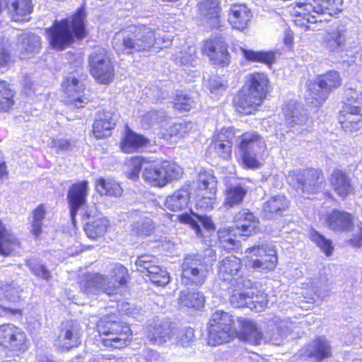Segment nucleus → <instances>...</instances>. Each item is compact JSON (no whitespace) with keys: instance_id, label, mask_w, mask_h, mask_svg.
I'll return each instance as SVG.
<instances>
[{"instance_id":"nucleus-1","label":"nucleus","mask_w":362,"mask_h":362,"mask_svg":"<svg viewBox=\"0 0 362 362\" xmlns=\"http://www.w3.org/2000/svg\"><path fill=\"white\" fill-rule=\"evenodd\" d=\"M86 18V6L82 4L71 16L54 20L45 30L49 46L62 52L72 47L76 41L86 38L88 34Z\"/></svg>"},{"instance_id":"nucleus-2","label":"nucleus","mask_w":362,"mask_h":362,"mask_svg":"<svg viewBox=\"0 0 362 362\" xmlns=\"http://www.w3.org/2000/svg\"><path fill=\"white\" fill-rule=\"evenodd\" d=\"M269 88V79L266 73H250L245 77L243 86L233 97L232 107L242 115L255 114L267 99Z\"/></svg>"},{"instance_id":"nucleus-3","label":"nucleus","mask_w":362,"mask_h":362,"mask_svg":"<svg viewBox=\"0 0 362 362\" xmlns=\"http://www.w3.org/2000/svg\"><path fill=\"white\" fill-rule=\"evenodd\" d=\"M155 30L142 24H131L115 34L112 48L117 55L132 56L156 47Z\"/></svg>"},{"instance_id":"nucleus-4","label":"nucleus","mask_w":362,"mask_h":362,"mask_svg":"<svg viewBox=\"0 0 362 362\" xmlns=\"http://www.w3.org/2000/svg\"><path fill=\"white\" fill-rule=\"evenodd\" d=\"M94 331L98 343L109 351L124 349L133 341L131 325L112 313L100 317L95 324Z\"/></svg>"},{"instance_id":"nucleus-5","label":"nucleus","mask_w":362,"mask_h":362,"mask_svg":"<svg viewBox=\"0 0 362 362\" xmlns=\"http://www.w3.org/2000/svg\"><path fill=\"white\" fill-rule=\"evenodd\" d=\"M193 201L197 210L209 211L217 204L218 180L211 169L202 168L194 180Z\"/></svg>"},{"instance_id":"nucleus-6","label":"nucleus","mask_w":362,"mask_h":362,"mask_svg":"<svg viewBox=\"0 0 362 362\" xmlns=\"http://www.w3.org/2000/svg\"><path fill=\"white\" fill-rule=\"evenodd\" d=\"M236 320L234 316L223 310L214 312L206 325V344L221 346L235 339Z\"/></svg>"},{"instance_id":"nucleus-7","label":"nucleus","mask_w":362,"mask_h":362,"mask_svg":"<svg viewBox=\"0 0 362 362\" xmlns=\"http://www.w3.org/2000/svg\"><path fill=\"white\" fill-rule=\"evenodd\" d=\"M183 174V168L175 161L149 159L143 170L142 177L150 186L162 188L174 180H180Z\"/></svg>"},{"instance_id":"nucleus-8","label":"nucleus","mask_w":362,"mask_h":362,"mask_svg":"<svg viewBox=\"0 0 362 362\" xmlns=\"http://www.w3.org/2000/svg\"><path fill=\"white\" fill-rule=\"evenodd\" d=\"M30 347L27 333L11 322L0 325V349L13 357L21 358Z\"/></svg>"},{"instance_id":"nucleus-9","label":"nucleus","mask_w":362,"mask_h":362,"mask_svg":"<svg viewBox=\"0 0 362 362\" xmlns=\"http://www.w3.org/2000/svg\"><path fill=\"white\" fill-rule=\"evenodd\" d=\"M262 144H264L263 139L257 132H244L238 136L237 148L239 155L236 160L243 168L255 170L263 165L257 153L252 151L254 146L260 147Z\"/></svg>"},{"instance_id":"nucleus-10","label":"nucleus","mask_w":362,"mask_h":362,"mask_svg":"<svg viewBox=\"0 0 362 362\" xmlns=\"http://www.w3.org/2000/svg\"><path fill=\"white\" fill-rule=\"evenodd\" d=\"M201 53L215 68L228 67L231 62L229 44L221 35H212L204 40Z\"/></svg>"},{"instance_id":"nucleus-11","label":"nucleus","mask_w":362,"mask_h":362,"mask_svg":"<svg viewBox=\"0 0 362 362\" xmlns=\"http://www.w3.org/2000/svg\"><path fill=\"white\" fill-rule=\"evenodd\" d=\"M245 259L250 268L268 273L275 270L278 264L277 252L273 247L254 245L245 251Z\"/></svg>"},{"instance_id":"nucleus-12","label":"nucleus","mask_w":362,"mask_h":362,"mask_svg":"<svg viewBox=\"0 0 362 362\" xmlns=\"http://www.w3.org/2000/svg\"><path fill=\"white\" fill-rule=\"evenodd\" d=\"M89 72L97 83L110 84L115 76L113 62L104 48L92 52L88 59Z\"/></svg>"},{"instance_id":"nucleus-13","label":"nucleus","mask_w":362,"mask_h":362,"mask_svg":"<svg viewBox=\"0 0 362 362\" xmlns=\"http://www.w3.org/2000/svg\"><path fill=\"white\" fill-rule=\"evenodd\" d=\"M209 274L208 265L197 255L186 257L181 267V283L186 287H200Z\"/></svg>"},{"instance_id":"nucleus-14","label":"nucleus","mask_w":362,"mask_h":362,"mask_svg":"<svg viewBox=\"0 0 362 362\" xmlns=\"http://www.w3.org/2000/svg\"><path fill=\"white\" fill-rule=\"evenodd\" d=\"M61 88L65 98L64 103L71 108H82L90 102L83 92L86 86L81 78L74 76H66L62 83Z\"/></svg>"},{"instance_id":"nucleus-15","label":"nucleus","mask_w":362,"mask_h":362,"mask_svg":"<svg viewBox=\"0 0 362 362\" xmlns=\"http://www.w3.org/2000/svg\"><path fill=\"white\" fill-rule=\"evenodd\" d=\"M131 276L128 269L120 263L112 268L110 276L104 274L105 295L107 296H122L129 288Z\"/></svg>"},{"instance_id":"nucleus-16","label":"nucleus","mask_w":362,"mask_h":362,"mask_svg":"<svg viewBox=\"0 0 362 362\" xmlns=\"http://www.w3.org/2000/svg\"><path fill=\"white\" fill-rule=\"evenodd\" d=\"M21 291L12 284L5 283L0 285V295L5 302L13 304L15 306L0 305V310L4 317L8 318L22 317L24 314V308L21 305L24 298L21 295Z\"/></svg>"},{"instance_id":"nucleus-17","label":"nucleus","mask_w":362,"mask_h":362,"mask_svg":"<svg viewBox=\"0 0 362 362\" xmlns=\"http://www.w3.org/2000/svg\"><path fill=\"white\" fill-rule=\"evenodd\" d=\"M242 273V259L235 255H229L219 262L218 275L223 281L235 284L240 281L241 284H250V281L244 279Z\"/></svg>"},{"instance_id":"nucleus-18","label":"nucleus","mask_w":362,"mask_h":362,"mask_svg":"<svg viewBox=\"0 0 362 362\" xmlns=\"http://www.w3.org/2000/svg\"><path fill=\"white\" fill-rule=\"evenodd\" d=\"M151 146V140L147 136L134 131L127 124H124L119 142V148L123 153L141 152Z\"/></svg>"},{"instance_id":"nucleus-19","label":"nucleus","mask_w":362,"mask_h":362,"mask_svg":"<svg viewBox=\"0 0 362 362\" xmlns=\"http://www.w3.org/2000/svg\"><path fill=\"white\" fill-rule=\"evenodd\" d=\"M236 138V130L233 127H223L213 136L211 147L218 157L230 160Z\"/></svg>"},{"instance_id":"nucleus-20","label":"nucleus","mask_w":362,"mask_h":362,"mask_svg":"<svg viewBox=\"0 0 362 362\" xmlns=\"http://www.w3.org/2000/svg\"><path fill=\"white\" fill-rule=\"evenodd\" d=\"M117 124L114 112L107 110H99L95 115L90 134L96 140L105 139L112 136Z\"/></svg>"},{"instance_id":"nucleus-21","label":"nucleus","mask_w":362,"mask_h":362,"mask_svg":"<svg viewBox=\"0 0 362 362\" xmlns=\"http://www.w3.org/2000/svg\"><path fill=\"white\" fill-rule=\"evenodd\" d=\"M233 223L239 231V235L247 238L260 231L259 218L248 209H242L233 217Z\"/></svg>"},{"instance_id":"nucleus-22","label":"nucleus","mask_w":362,"mask_h":362,"mask_svg":"<svg viewBox=\"0 0 362 362\" xmlns=\"http://www.w3.org/2000/svg\"><path fill=\"white\" fill-rule=\"evenodd\" d=\"M88 189V182L87 180L74 182L69 187L67 192V202L73 221L75 219L78 210L86 205Z\"/></svg>"},{"instance_id":"nucleus-23","label":"nucleus","mask_w":362,"mask_h":362,"mask_svg":"<svg viewBox=\"0 0 362 362\" xmlns=\"http://www.w3.org/2000/svg\"><path fill=\"white\" fill-rule=\"evenodd\" d=\"M236 322L239 325V329L236 328L235 339L253 345H259L261 343L263 333L256 322L243 317H238Z\"/></svg>"},{"instance_id":"nucleus-24","label":"nucleus","mask_w":362,"mask_h":362,"mask_svg":"<svg viewBox=\"0 0 362 362\" xmlns=\"http://www.w3.org/2000/svg\"><path fill=\"white\" fill-rule=\"evenodd\" d=\"M296 6L303 11L294 16L293 23L304 30H315L317 23V0H301Z\"/></svg>"},{"instance_id":"nucleus-25","label":"nucleus","mask_w":362,"mask_h":362,"mask_svg":"<svg viewBox=\"0 0 362 362\" xmlns=\"http://www.w3.org/2000/svg\"><path fill=\"white\" fill-rule=\"evenodd\" d=\"M5 8L11 21L23 23L31 20L33 0H5Z\"/></svg>"},{"instance_id":"nucleus-26","label":"nucleus","mask_w":362,"mask_h":362,"mask_svg":"<svg viewBox=\"0 0 362 362\" xmlns=\"http://www.w3.org/2000/svg\"><path fill=\"white\" fill-rule=\"evenodd\" d=\"M22 250V243L11 228L0 218V255L3 257L16 255Z\"/></svg>"},{"instance_id":"nucleus-27","label":"nucleus","mask_w":362,"mask_h":362,"mask_svg":"<svg viewBox=\"0 0 362 362\" xmlns=\"http://www.w3.org/2000/svg\"><path fill=\"white\" fill-rule=\"evenodd\" d=\"M252 12L245 4H233L228 10V21L233 29L243 31L248 28Z\"/></svg>"},{"instance_id":"nucleus-28","label":"nucleus","mask_w":362,"mask_h":362,"mask_svg":"<svg viewBox=\"0 0 362 362\" xmlns=\"http://www.w3.org/2000/svg\"><path fill=\"white\" fill-rule=\"evenodd\" d=\"M289 207V201L284 195H276L270 197L262 206L263 218L267 220L275 219L284 216Z\"/></svg>"},{"instance_id":"nucleus-29","label":"nucleus","mask_w":362,"mask_h":362,"mask_svg":"<svg viewBox=\"0 0 362 362\" xmlns=\"http://www.w3.org/2000/svg\"><path fill=\"white\" fill-rule=\"evenodd\" d=\"M104 274L100 273H86L79 277L78 286L80 291L86 294H105L103 282Z\"/></svg>"},{"instance_id":"nucleus-30","label":"nucleus","mask_w":362,"mask_h":362,"mask_svg":"<svg viewBox=\"0 0 362 362\" xmlns=\"http://www.w3.org/2000/svg\"><path fill=\"white\" fill-rule=\"evenodd\" d=\"M17 92L12 84L5 79H0V114H8L16 105Z\"/></svg>"},{"instance_id":"nucleus-31","label":"nucleus","mask_w":362,"mask_h":362,"mask_svg":"<svg viewBox=\"0 0 362 362\" xmlns=\"http://www.w3.org/2000/svg\"><path fill=\"white\" fill-rule=\"evenodd\" d=\"M341 79L338 72L330 71L326 74L318 76V105L327 98L332 88L339 87Z\"/></svg>"},{"instance_id":"nucleus-32","label":"nucleus","mask_w":362,"mask_h":362,"mask_svg":"<svg viewBox=\"0 0 362 362\" xmlns=\"http://www.w3.org/2000/svg\"><path fill=\"white\" fill-rule=\"evenodd\" d=\"M238 236L239 231L235 226L220 228L217 231L218 242L227 252L238 250L241 246L240 241L238 239Z\"/></svg>"},{"instance_id":"nucleus-33","label":"nucleus","mask_w":362,"mask_h":362,"mask_svg":"<svg viewBox=\"0 0 362 362\" xmlns=\"http://www.w3.org/2000/svg\"><path fill=\"white\" fill-rule=\"evenodd\" d=\"M351 107H342L339 112V122L341 128L348 132H357L362 129V112H354Z\"/></svg>"},{"instance_id":"nucleus-34","label":"nucleus","mask_w":362,"mask_h":362,"mask_svg":"<svg viewBox=\"0 0 362 362\" xmlns=\"http://www.w3.org/2000/svg\"><path fill=\"white\" fill-rule=\"evenodd\" d=\"M198 8L216 28L221 27V6L218 0H202L198 4Z\"/></svg>"},{"instance_id":"nucleus-35","label":"nucleus","mask_w":362,"mask_h":362,"mask_svg":"<svg viewBox=\"0 0 362 362\" xmlns=\"http://www.w3.org/2000/svg\"><path fill=\"white\" fill-rule=\"evenodd\" d=\"M95 189L100 194L110 197H121L124 189L120 182L112 177H100L95 180Z\"/></svg>"},{"instance_id":"nucleus-36","label":"nucleus","mask_w":362,"mask_h":362,"mask_svg":"<svg viewBox=\"0 0 362 362\" xmlns=\"http://www.w3.org/2000/svg\"><path fill=\"white\" fill-rule=\"evenodd\" d=\"M345 38L337 22L332 23L322 38V45L329 51L334 52L340 49L344 45Z\"/></svg>"},{"instance_id":"nucleus-37","label":"nucleus","mask_w":362,"mask_h":362,"mask_svg":"<svg viewBox=\"0 0 362 362\" xmlns=\"http://www.w3.org/2000/svg\"><path fill=\"white\" fill-rule=\"evenodd\" d=\"M21 45L19 58L23 60L33 57L40 51L42 40L40 36L30 33L22 38Z\"/></svg>"},{"instance_id":"nucleus-38","label":"nucleus","mask_w":362,"mask_h":362,"mask_svg":"<svg viewBox=\"0 0 362 362\" xmlns=\"http://www.w3.org/2000/svg\"><path fill=\"white\" fill-rule=\"evenodd\" d=\"M326 222L332 230L343 231L351 228L353 218L349 213L334 210L326 218Z\"/></svg>"},{"instance_id":"nucleus-39","label":"nucleus","mask_w":362,"mask_h":362,"mask_svg":"<svg viewBox=\"0 0 362 362\" xmlns=\"http://www.w3.org/2000/svg\"><path fill=\"white\" fill-rule=\"evenodd\" d=\"M247 194V189L240 184L229 185L225 189L223 206L233 208L240 205Z\"/></svg>"},{"instance_id":"nucleus-40","label":"nucleus","mask_w":362,"mask_h":362,"mask_svg":"<svg viewBox=\"0 0 362 362\" xmlns=\"http://www.w3.org/2000/svg\"><path fill=\"white\" fill-rule=\"evenodd\" d=\"M231 285L234 288L229 299L230 304L235 308L249 307L250 290L248 288L252 285V283L250 282V284L247 283L241 284L240 281H238L237 284L233 283Z\"/></svg>"},{"instance_id":"nucleus-41","label":"nucleus","mask_w":362,"mask_h":362,"mask_svg":"<svg viewBox=\"0 0 362 362\" xmlns=\"http://www.w3.org/2000/svg\"><path fill=\"white\" fill-rule=\"evenodd\" d=\"M148 163H149V158L145 156L138 155L131 156L125 162L126 177L133 181L139 180L141 173H143Z\"/></svg>"},{"instance_id":"nucleus-42","label":"nucleus","mask_w":362,"mask_h":362,"mask_svg":"<svg viewBox=\"0 0 362 362\" xmlns=\"http://www.w3.org/2000/svg\"><path fill=\"white\" fill-rule=\"evenodd\" d=\"M178 303L181 306L199 310L204 307L205 296L199 291H181Z\"/></svg>"},{"instance_id":"nucleus-43","label":"nucleus","mask_w":362,"mask_h":362,"mask_svg":"<svg viewBox=\"0 0 362 362\" xmlns=\"http://www.w3.org/2000/svg\"><path fill=\"white\" fill-rule=\"evenodd\" d=\"M109 227L110 224L107 219L99 218L86 223L83 230L88 238L97 240L105 235Z\"/></svg>"},{"instance_id":"nucleus-44","label":"nucleus","mask_w":362,"mask_h":362,"mask_svg":"<svg viewBox=\"0 0 362 362\" xmlns=\"http://www.w3.org/2000/svg\"><path fill=\"white\" fill-rule=\"evenodd\" d=\"M343 0H318V23L330 21L329 18H320V16L327 15L329 18L342 11Z\"/></svg>"},{"instance_id":"nucleus-45","label":"nucleus","mask_w":362,"mask_h":362,"mask_svg":"<svg viewBox=\"0 0 362 362\" xmlns=\"http://www.w3.org/2000/svg\"><path fill=\"white\" fill-rule=\"evenodd\" d=\"M330 182L337 194L341 197H345L352 191L349 177L341 170H335L332 174Z\"/></svg>"},{"instance_id":"nucleus-46","label":"nucleus","mask_w":362,"mask_h":362,"mask_svg":"<svg viewBox=\"0 0 362 362\" xmlns=\"http://www.w3.org/2000/svg\"><path fill=\"white\" fill-rule=\"evenodd\" d=\"M189 122L166 123L160 127V134L163 139L169 140L173 138L183 137L189 131Z\"/></svg>"},{"instance_id":"nucleus-47","label":"nucleus","mask_w":362,"mask_h":362,"mask_svg":"<svg viewBox=\"0 0 362 362\" xmlns=\"http://www.w3.org/2000/svg\"><path fill=\"white\" fill-rule=\"evenodd\" d=\"M241 50L245 59L250 62H258L271 66L275 61L274 52L272 51H254L247 49Z\"/></svg>"},{"instance_id":"nucleus-48","label":"nucleus","mask_w":362,"mask_h":362,"mask_svg":"<svg viewBox=\"0 0 362 362\" xmlns=\"http://www.w3.org/2000/svg\"><path fill=\"white\" fill-rule=\"evenodd\" d=\"M60 337L71 346L80 344L81 331L78 325L72 322H68L60 331Z\"/></svg>"},{"instance_id":"nucleus-49","label":"nucleus","mask_w":362,"mask_h":362,"mask_svg":"<svg viewBox=\"0 0 362 362\" xmlns=\"http://www.w3.org/2000/svg\"><path fill=\"white\" fill-rule=\"evenodd\" d=\"M25 265L30 272L37 278L49 281L52 279L51 272L41 260L37 258H29L25 260Z\"/></svg>"},{"instance_id":"nucleus-50","label":"nucleus","mask_w":362,"mask_h":362,"mask_svg":"<svg viewBox=\"0 0 362 362\" xmlns=\"http://www.w3.org/2000/svg\"><path fill=\"white\" fill-rule=\"evenodd\" d=\"M248 288L250 290L249 308L257 312L263 311L267 307V295L264 291L258 290L252 285H251Z\"/></svg>"},{"instance_id":"nucleus-51","label":"nucleus","mask_w":362,"mask_h":362,"mask_svg":"<svg viewBox=\"0 0 362 362\" xmlns=\"http://www.w3.org/2000/svg\"><path fill=\"white\" fill-rule=\"evenodd\" d=\"M158 261L155 256L151 255H141L137 257L135 262L136 269L146 274V276L151 274V272L158 270Z\"/></svg>"},{"instance_id":"nucleus-52","label":"nucleus","mask_w":362,"mask_h":362,"mask_svg":"<svg viewBox=\"0 0 362 362\" xmlns=\"http://www.w3.org/2000/svg\"><path fill=\"white\" fill-rule=\"evenodd\" d=\"M195 104L192 97L183 92H179L174 95L173 107L180 112H189L195 107Z\"/></svg>"},{"instance_id":"nucleus-53","label":"nucleus","mask_w":362,"mask_h":362,"mask_svg":"<svg viewBox=\"0 0 362 362\" xmlns=\"http://www.w3.org/2000/svg\"><path fill=\"white\" fill-rule=\"evenodd\" d=\"M194 214H198L192 211L191 213L185 212L179 214L177 218L181 223L189 225L197 236L203 237L202 230L196 219Z\"/></svg>"},{"instance_id":"nucleus-54","label":"nucleus","mask_w":362,"mask_h":362,"mask_svg":"<svg viewBox=\"0 0 362 362\" xmlns=\"http://www.w3.org/2000/svg\"><path fill=\"white\" fill-rule=\"evenodd\" d=\"M151 282L157 286H165L170 281V275L166 270L162 269L159 265L158 270L151 272L147 276Z\"/></svg>"},{"instance_id":"nucleus-55","label":"nucleus","mask_w":362,"mask_h":362,"mask_svg":"<svg viewBox=\"0 0 362 362\" xmlns=\"http://www.w3.org/2000/svg\"><path fill=\"white\" fill-rule=\"evenodd\" d=\"M15 62V59L9 50L6 42L0 38V69L8 68Z\"/></svg>"},{"instance_id":"nucleus-56","label":"nucleus","mask_w":362,"mask_h":362,"mask_svg":"<svg viewBox=\"0 0 362 362\" xmlns=\"http://www.w3.org/2000/svg\"><path fill=\"white\" fill-rule=\"evenodd\" d=\"M149 339L156 344H162L170 338L168 329L162 325H156L149 332Z\"/></svg>"},{"instance_id":"nucleus-57","label":"nucleus","mask_w":362,"mask_h":362,"mask_svg":"<svg viewBox=\"0 0 362 362\" xmlns=\"http://www.w3.org/2000/svg\"><path fill=\"white\" fill-rule=\"evenodd\" d=\"M343 107H351L352 104L362 103V92L352 88H347L344 90Z\"/></svg>"},{"instance_id":"nucleus-58","label":"nucleus","mask_w":362,"mask_h":362,"mask_svg":"<svg viewBox=\"0 0 362 362\" xmlns=\"http://www.w3.org/2000/svg\"><path fill=\"white\" fill-rule=\"evenodd\" d=\"M194 339V330L190 327H184L177 333V344L181 346H188Z\"/></svg>"},{"instance_id":"nucleus-59","label":"nucleus","mask_w":362,"mask_h":362,"mask_svg":"<svg viewBox=\"0 0 362 362\" xmlns=\"http://www.w3.org/2000/svg\"><path fill=\"white\" fill-rule=\"evenodd\" d=\"M332 356V346L324 337H318V362Z\"/></svg>"},{"instance_id":"nucleus-60","label":"nucleus","mask_w":362,"mask_h":362,"mask_svg":"<svg viewBox=\"0 0 362 362\" xmlns=\"http://www.w3.org/2000/svg\"><path fill=\"white\" fill-rule=\"evenodd\" d=\"M318 247L327 256L330 257L334 250L332 243L330 240L326 239L323 235L318 233Z\"/></svg>"},{"instance_id":"nucleus-61","label":"nucleus","mask_w":362,"mask_h":362,"mask_svg":"<svg viewBox=\"0 0 362 362\" xmlns=\"http://www.w3.org/2000/svg\"><path fill=\"white\" fill-rule=\"evenodd\" d=\"M197 221H199L203 227L208 231H214L216 229V225L211 216L207 215L194 214Z\"/></svg>"},{"instance_id":"nucleus-62","label":"nucleus","mask_w":362,"mask_h":362,"mask_svg":"<svg viewBox=\"0 0 362 362\" xmlns=\"http://www.w3.org/2000/svg\"><path fill=\"white\" fill-rule=\"evenodd\" d=\"M227 84L220 80L214 79L209 82V89L211 93L218 95L226 90Z\"/></svg>"},{"instance_id":"nucleus-63","label":"nucleus","mask_w":362,"mask_h":362,"mask_svg":"<svg viewBox=\"0 0 362 362\" xmlns=\"http://www.w3.org/2000/svg\"><path fill=\"white\" fill-rule=\"evenodd\" d=\"M186 205L183 204L178 199L170 196L165 202V206L172 211H179L182 210Z\"/></svg>"},{"instance_id":"nucleus-64","label":"nucleus","mask_w":362,"mask_h":362,"mask_svg":"<svg viewBox=\"0 0 362 362\" xmlns=\"http://www.w3.org/2000/svg\"><path fill=\"white\" fill-rule=\"evenodd\" d=\"M88 362H119L116 357L112 354H97L92 356Z\"/></svg>"}]
</instances>
